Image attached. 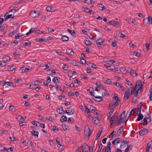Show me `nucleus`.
I'll return each mask as SVG.
<instances>
[{
	"label": "nucleus",
	"mask_w": 152,
	"mask_h": 152,
	"mask_svg": "<svg viewBox=\"0 0 152 152\" xmlns=\"http://www.w3.org/2000/svg\"><path fill=\"white\" fill-rule=\"evenodd\" d=\"M122 122L121 121V120L119 118L117 121V124L116 125H120L121 124Z\"/></svg>",
	"instance_id": "6e6d98bb"
},
{
	"label": "nucleus",
	"mask_w": 152,
	"mask_h": 152,
	"mask_svg": "<svg viewBox=\"0 0 152 152\" xmlns=\"http://www.w3.org/2000/svg\"><path fill=\"white\" fill-rule=\"evenodd\" d=\"M147 146L148 148H152V141H150L147 144Z\"/></svg>",
	"instance_id": "79ce46f5"
},
{
	"label": "nucleus",
	"mask_w": 152,
	"mask_h": 152,
	"mask_svg": "<svg viewBox=\"0 0 152 152\" xmlns=\"http://www.w3.org/2000/svg\"><path fill=\"white\" fill-rule=\"evenodd\" d=\"M82 9L83 10L85 11V12L89 13L90 14H91V11L88 8H84L83 7Z\"/></svg>",
	"instance_id": "2eb2a0df"
},
{
	"label": "nucleus",
	"mask_w": 152,
	"mask_h": 152,
	"mask_svg": "<svg viewBox=\"0 0 152 152\" xmlns=\"http://www.w3.org/2000/svg\"><path fill=\"white\" fill-rule=\"evenodd\" d=\"M100 144L99 145V148L97 152H99L100 151L102 148V145L101 143V142H100Z\"/></svg>",
	"instance_id": "4d7b16f0"
},
{
	"label": "nucleus",
	"mask_w": 152,
	"mask_h": 152,
	"mask_svg": "<svg viewBox=\"0 0 152 152\" xmlns=\"http://www.w3.org/2000/svg\"><path fill=\"white\" fill-rule=\"evenodd\" d=\"M142 88V86H141L139 88H138V90L137 91H135V97H137V96L138 93V91L140 90L141 88Z\"/></svg>",
	"instance_id": "49530a36"
},
{
	"label": "nucleus",
	"mask_w": 152,
	"mask_h": 152,
	"mask_svg": "<svg viewBox=\"0 0 152 152\" xmlns=\"http://www.w3.org/2000/svg\"><path fill=\"white\" fill-rule=\"evenodd\" d=\"M109 23L110 25H113L114 26H115L117 25H119V23L118 22H117L116 21H110L109 22Z\"/></svg>",
	"instance_id": "9d476101"
},
{
	"label": "nucleus",
	"mask_w": 152,
	"mask_h": 152,
	"mask_svg": "<svg viewBox=\"0 0 152 152\" xmlns=\"http://www.w3.org/2000/svg\"><path fill=\"white\" fill-rule=\"evenodd\" d=\"M36 29V28H31L30 29L29 31L26 34V35H29V34L33 33L34 32H35V30Z\"/></svg>",
	"instance_id": "4468645a"
},
{
	"label": "nucleus",
	"mask_w": 152,
	"mask_h": 152,
	"mask_svg": "<svg viewBox=\"0 0 152 152\" xmlns=\"http://www.w3.org/2000/svg\"><path fill=\"white\" fill-rule=\"evenodd\" d=\"M148 18H147L144 19L143 23L146 26L148 24Z\"/></svg>",
	"instance_id": "4c0bfd02"
},
{
	"label": "nucleus",
	"mask_w": 152,
	"mask_h": 152,
	"mask_svg": "<svg viewBox=\"0 0 152 152\" xmlns=\"http://www.w3.org/2000/svg\"><path fill=\"white\" fill-rule=\"evenodd\" d=\"M149 132L148 129L144 128L139 131V134L141 136H143L147 134Z\"/></svg>",
	"instance_id": "7ed1b4c3"
},
{
	"label": "nucleus",
	"mask_w": 152,
	"mask_h": 152,
	"mask_svg": "<svg viewBox=\"0 0 152 152\" xmlns=\"http://www.w3.org/2000/svg\"><path fill=\"white\" fill-rule=\"evenodd\" d=\"M85 44L87 46H90L92 43L89 40H86L85 41Z\"/></svg>",
	"instance_id": "a19ab883"
},
{
	"label": "nucleus",
	"mask_w": 152,
	"mask_h": 152,
	"mask_svg": "<svg viewBox=\"0 0 152 152\" xmlns=\"http://www.w3.org/2000/svg\"><path fill=\"white\" fill-rule=\"evenodd\" d=\"M92 0H85L84 2L87 4H91L92 3Z\"/></svg>",
	"instance_id": "680f3d73"
},
{
	"label": "nucleus",
	"mask_w": 152,
	"mask_h": 152,
	"mask_svg": "<svg viewBox=\"0 0 152 152\" xmlns=\"http://www.w3.org/2000/svg\"><path fill=\"white\" fill-rule=\"evenodd\" d=\"M18 119H19L20 120L22 119L24 120L25 118H26V117H23L20 115H19L18 116Z\"/></svg>",
	"instance_id": "bf43d9fd"
},
{
	"label": "nucleus",
	"mask_w": 152,
	"mask_h": 152,
	"mask_svg": "<svg viewBox=\"0 0 152 152\" xmlns=\"http://www.w3.org/2000/svg\"><path fill=\"white\" fill-rule=\"evenodd\" d=\"M75 74H76V72L75 71L72 72V71H69L68 72V75L70 77H72L74 74L75 75Z\"/></svg>",
	"instance_id": "aec40b11"
},
{
	"label": "nucleus",
	"mask_w": 152,
	"mask_h": 152,
	"mask_svg": "<svg viewBox=\"0 0 152 152\" xmlns=\"http://www.w3.org/2000/svg\"><path fill=\"white\" fill-rule=\"evenodd\" d=\"M84 131L86 135L89 138L91 134V132L88 126H86L85 127Z\"/></svg>",
	"instance_id": "f03ea898"
},
{
	"label": "nucleus",
	"mask_w": 152,
	"mask_h": 152,
	"mask_svg": "<svg viewBox=\"0 0 152 152\" xmlns=\"http://www.w3.org/2000/svg\"><path fill=\"white\" fill-rule=\"evenodd\" d=\"M56 142H57V143L60 146H61V145L60 144V138L59 137H57L56 138Z\"/></svg>",
	"instance_id": "de8ad7c7"
},
{
	"label": "nucleus",
	"mask_w": 152,
	"mask_h": 152,
	"mask_svg": "<svg viewBox=\"0 0 152 152\" xmlns=\"http://www.w3.org/2000/svg\"><path fill=\"white\" fill-rule=\"evenodd\" d=\"M107 69L109 70H113L114 68V67L113 65L108 66H107Z\"/></svg>",
	"instance_id": "c9c22d12"
},
{
	"label": "nucleus",
	"mask_w": 152,
	"mask_h": 152,
	"mask_svg": "<svg viewBox=\"0 0 152 152\" xmlns=\"http://www.w3.org/2000/svg\"><path fill=\"white\" fill-rule=\"evenodd\" d=\"M141 82L139 80V82L136 83V84L135 86V87L133 88V92H134L135 91H137L138 90V88H139L141 86H142V85L141 86L140 83H141Z\"/></svg>",
	"instance_id": "0eeeda50"
},
{
	"label": "nucleus",
	"mask_w": 152,
	"mask_h": 152,
	"mask_svg": "<svg viewBox=\"0 0 152 152\" xmlns=\"http://www.w3.org/2000/svg\"><path fill=\"white\" fill-rule=\"evenodd\" d=\"M35 40L37 42H42L44 41V39L42 38L39 39V38H37L35 39Z\"/></svg>",
	"instance_id": "a18cd8bd"
},
{
	"label": "nucleus",
	"mask_w": 152,
	"mask_h": 152,
	"mask_svg": "<svg viewBox=\"0 0 152 152\" xmlns=\"http://www.w3.org/2000/svg\"><path fill=\"white\" fill-rule=\"evenodd\" d=\"M132 145H128L126 149H125L124 152H128V151H129L132 150Z\"/></svg>",
	"instance_id": "f3484780"
},
{
	"label": "nucleus",
	"mask_w": 152,
	"mask_h": 152,
	"mask_svg": "<svg viewBox=\"0 0 152 152\" xmlns=\"http://www.w3.org/2000/svg\"><path fill=\"white\" fill-rule=\"evenodd\" d=\"M22 70L23 72H24L26 71H28L29 70V69L27 68H26L24 67H21Z\"/></svg>",
	"instance_id": "ea45409f"
},
{
	"label": "nucleus",
	"mask_w": 152,
	"mask_h": 152,
	"mask_svg": "<svg viewBox=\"0 0 152 152\" xmlns=\"http://www.w3.org/2000/svg\"><path fill=\"white\" fill-rule=\"evenodd\" d=\"M96 44L97 45H102V43L104 42V40L102 39H98L96 41Z\"/></svg>",
	"instance_id": "a211bd4d"
},
{
	"label": "nucleus",
	"mask_w": 152,
	"mask_h": 152,
	"mask_svg": "<svg viewBox=\"0 0 152 152\" xmlns=\"http://www.w3.org/2000/svg\"><path fill=\"white\" fill-rule=\"evenodd\" d=\"M94 97L96 99H97L96 100L94 99L97 102H100L102 100V97L98 96H94Z\"/></svg>",
	"instance_id": "393cba45"
},
{
	"label": "nucleus",
	"mask_w": 152,
	"mask_h": 152,
	"mask_svg": "<svg viewBox=\"0 0 152 152\" xmlns=\"http://www.w3.org/2000/svg\"><path fill=\"white\" fill-rule=\"evenodd\" d=\"M68 68V66L67 65L64 64L63 66V69L65 70H66Z\"/></svg>",
	"instance_id": "864d4df0"
},
{
	"label": "nucleus",
	"mask_w": 152,
	"mask_h": 152,
	"mask_svg": "<svg viewBox=\"0 0 152 152\" xmlns=\"http://www.w3.org/2000/svg\"><path fill=\"white\" fill-rule=\"evenodd\" d=\"M40 14V12L38 10L31 12V13L30 15L33 18H35L38 16Z\"/></svg>",
	"instance_id": "20e7f679"
},
{
	"label": "nucleus",
	"mask_w": 152,
	"mask_h": 152,
	"mask_svg": "<svg viewBox=\"0 0 152 152\" xmlns=\"http://www.w3.org/2000/svg\"><path fill=\"white\" fill-rule=\"evenodd\" d=\"M83 149H85V148L82 146H78L77 149V152H81V151L83 152Z\"/></svg>",
	"instance_id": "cd10ccee"
},
{
	"label": "nucleus",
	"mask_w": 152,
	"mask_h": 152,
	"mask_svg": "<svg viewBox=\"0 0 152 152\" xmlns=\"http://www.w3.org/2000/svg\"><path fill=\"white\" fill-rule=\"evenodd\" d=\"M110 108V113L108 114V115H109V117L112 114L113 112V110H111V108Z\"/></svg>",
	"instance_id": "338daca9"
},
{
	"label": "nucleus",
	"mask_w": 152,
	"mask_h": 152,
	"mask_svg": "<svg viewBox=\"0 0 152 152\" xmlns=\"http://www.w3.org/2000/svg\"><path fill=\"white\" fill-rule=\"evenodd\" d=\"M96 85L98 86V88H102L104 86L102 83L99 82L96 83Z\"/></svg>",
	"instance_id": "2f4dec72"
},
{
	"label": "nucleus",
	"mask_w": 152,
	"mask_h": 152,
	"mask_svg": "<svg viewBox=\"0 0 152 152\" xmlns=\"http://www.w3.org/2000/svg\"><path fill=\"white\" fill-rule=\"evenodd\" d=\"M64 110L63 109L62 107L57 109V112L59 113V114H61L62 112H64Z\"/></svg>",
	"instance_id": "c756f323"
},
{
	"label": "nucleus",
	"mask_w": 152,
	"mask_h": 152,
	"mask_svg": "<svg viewBox=\"0 0 152 152\" xmlns=\"http://www.w3.org/2000/svg\"><path fill=\"white\" fill-rule=\"evenodd\" d=\"M127 143V141L126 140H124L121 142V145L120 148L121 149H123L124 148L126 145Z\"/></svg>",
	"instance_id": "1a4fd4ad"
},
{
	"label": "nucleus",
	"mask_w": 152,
	"mask_h": 152,
	"mask_svg": "<svg viewBox=\"0 0 152 152\" xmlns=\"http://www.w3.org/2000/svg\"><path fill=\"white\" fill-rule=\"evenodd\" d=\"M15 67L14 66H8L7 67V69L9 70L12 71L15 69Z\"/></svg>",
	"instance_id": "a878e982"
},
{
	"label": "nucleus",
	"mask_w": 152,
	"mask_h": 152,
	"mask_svg": "<svg viewBox=\"0 0 152 152\" xmlns=\"http://www.w3.org/2000/svg\"><path fill=\"white\" fill-rule=\"evenodd\" d=\"M130 94H129V92H128V91H125L124 98V99H126V100H127Z\"/></svg>",
	"instance_id": "4be33fe9"
},
{
	"label": "nucleus",
	"mask_w": 152,
	"mask_h": 152,
	"mask_svg": "<svg viewBox=\"0 0 152 152\" xmlns=\"http://www.w3.org/2000/svg\"><path fill=\"white\" fill-rule=\"evenodd\" d=\"M92 121L96 124H97L98 123H99V120L96 118H93L92 119Z\"/></svg>",
	"instance_id": "37998d69"
},
{
	"label": "nucleus",
	"mask_w": 152,
	"mask_h": 152,
	"mask_svg": "<svg viewBox=\"0 0 152 152\" xmlns=\"http://www.w3.org/2000/svg\"><path fill=\"white\" fill-rule=\"evenodd\" d=\"M31 133H32V134L34 136L37 137L38 136L39 134L38 132L35 131H33L31 132Z\"/></svg>",
	"instance_id": "f704fd0d"
},
{
	"label": "nucleus",
	"mask_w": 152,
	"mask_h": 152,
	"mask_svg": "<svg viewBox=\"0 0 152 152\" xmlns=\"http://www.w3.org/2000/svg\"><path fill=\"white\" fill-rule=\"evenodd\" d=\"M67 118L65 115H63L60 118V121L62 122L66 121L67 120Z\"/></svg>",
	"instance_id": "dca6fc26"
},
{
	"label": "nucleus",
	"mask_w": 152,
	"mask_h": 152,
	"mask_svg": "<svg viewBox=\"0 0 152 152\" xmlns=\"http://www.w3.org/2000/svg\"><path fill=\"white\" fill-rule=\"evenodd\" d=\"M117 43L116 42V41L115 40H114L112 42V45L113 47H115Z\"/></svg>",
	"instance_id": "13d9d810"
},
{
	"label": "nucleus",
	"mask_w": 152,
	"mask_h": 152,
	"mask_svg": "<svg viewBox=\"0 0 152 152\" xmlns=\"http://www.w3.org/2000/svg\"><path fill=\"white\" fill-rule=\"evenodd\" d=\"M150 92L151 94L150 96V98L151 100H152V86L150 89Z\"/></svg>",
	"instance_id": "0e129e2a"
},
{
	"label": "nucleus",
	"mask_w": 152,
	"mask_h": 152,
	"mask_svg": "<svg viewBox=\"0 0 152 152\" xmlns=\"http://www.w3.org/2000/svg\"><path fill=\"white\" fill-rule=\"evenodd\" d=\"M67 31L71 34L74 36L75 34V32L73 30H70L69 29H67Z\"/></svg>",
	"instance_id": "473e14b6"
},
{
	"label": "nucleus",
	"mask_w": 152,
	"mask_h": 152,
	"mask_svg": "<svg viewBox=\"0 0 152 152\" xmlns=\"http://www.w3.org/2000/svg\"><path fill=\"white\" fill-rule=\"evenodd\" d=\"M138 118L137 119V121H140L142 120L143 118V115L141 114H139L138 115Z\"/></svg>",
	"instance_id": "5701e85b"
},
{
	"label": "nucleus",
	"mask_w": 152,
	"mask_h": 152,
	"mask_svg": "<svg viewBox=\"0 0 152 152\" xmlns=\"http://www.w3.org/2000/svg\"><path fill=\"white\" fill-rule=\"evenodd\" d=\"M34 84L35 85H39V84L41 83L40 82V81L39 80H36V81H34Z\"/></svg>",
	"instance_id": "603ef678"
},
{
	"label": "nucleus",
	"mask_w": 152,
	"mask_h": 152,
	"mask_svg": "<svg viewBox=\"0 0 152 152\" xmlns=\"http://www.w3.org/2000/svg\"><path fill=\"white\" fill-rule=\"evenodd\" d=\"M90 109L91 110V113L92 112L93 113H94V112L93 111H94V112H95L96 111V110L95 109V107L92 106H91L90 107Z\"/></svg>",
	"instance_id": "8fccbe9b"
},
{
	"label": "nucleus",
	"mask_w": 152,
	"mask_h": 152,
	"mask_svg": "<svg viewBox=\"0 0 152 152\" xmlns=\"http://www.w3.org/2000/svg\"><path fill=\"white\" fill-rule=\"evenodd\" d=\"M103 152H111V150L107 148V147H106L103 149Z\"/></svg>",
	"instance_id": "e433bc0d"
},
{
	"label": "nucleus",
	"mask_w": 152,
	"mask_h": 152,
	"mask_svg": "<svg viewBox=\"0 0 152 152\" xmlns=\"http://www.w3.org/2000/svg\"><path fill=\"white\" fill-rule=\"evenodd\" d=\"M123 128L124 126H122L121 127L119 128V129L117 131V134L118 137L120 136L121 135V133L122 132V130H123Z\"/></svg>",
	"instance_id": "ddd939ff"
},
{
	"label": "nucleus",
	"mask_w": 152,
	"mask_h": 152,
	"mask_svg": "<svg viewBox=\"0 0 152 152\" xmlns=\"http://www.w3.org/2000/svg\"><path fill=\"white\" fill-rule=\"evenodd\" d=\"M114 133H116V132L115 131H113V132L109 135V138H113L114 135H115L114 134H113Z\"/></svg>",
	"instance_id": "09e8293b"
},
{
	"label": "nucleus",
	"mask_w": 152,
	"mask_h": 152,
	"mask_svg": "<svg viewBox=\"0 0 152 152\" xmlns=\"http://www.w3.org/2000/svg\"><path fill=\"white\" fill-rule=\"evenodd\" d=\"M74 111V109L72 108H70L68 110H66L65 113L67 114L70 115H72L73 114Z\"/></svg>",
	"instance_id": "6e6552de"
},
{
	"label": "nucleus",
	"mask_w": 152,
	"mask_h": 152,
	"mask_svg": "<svg viewBox=\"0 0 152 152\" xmlns=\"http://www.w3.org/2000/svg\"><path fill=\"white\" fill-rule=\"evenodd\" d=\"M148 19V25L152 24V18L151 16H149L147 18Z\"/></svg>",
	"instance_id": "58836bf2"
},
{
	"label": "nucleus",
	"mask_w": 152,
	"mask_h": 152,
	"mask_svg": "<svg viewBox=\"0 0 152 152\" xmlns=\"http://www.w3.org/2000/svg\"><path fill=\"white\" fill-rule=\"evenodd\" d=\"M66 53L67 54H69L71 55H73L74 54V52L70 49L66 50Z\"/></svg>",
	"instance_id": "72a5a7b5"
},
{
	"label": "nucleus",
	"mask_w": 152,
	"mask_h": 152,
	"mask_svg": "<svg viewBox=\"0 0 152 152\" xmlns=\"http://www.w3.org/2000/svg\"><path fill=\"white\" fill-rule=\"evenodd\" d=\"M8 13V12H7L4 15V18L6 20L10 18H14V16L12 14L7 15Z\"/></svg>",
	"instance_id": "9b49d317"
},
{
	"label": "nucleus",
	"mask_w": 152,
	"mask_h": 152,
	"mask_svg": "<svg viewBox=\"0 0 152 152\" xmlns=\"http://www.w3.org/2000/svg\"><path fill=\"white\" fill-rule=\"evenodd\" d=\"M133 87L132 86V87L129 88H128V90H127L126 91H128V92H129V94L130 93V91H131L132 92L133 91Z\"/></svg>",
	"instance_id": "3c124183"
},
{
	"label": "nucleus",
	"mask_w": 152,
	"mask_h": 152,
	"mask_svg": "<svg viewBox=\"0 0 152 152\" xmlns=\"http://www.w3.org/2000/svg\"><path fill=\"white\" fill-rule=\"evenodd\" d=\"M118 115V113H115L113 115L112 117L111 118V119H114V118L115 117H117Z\"/></svg>",
	"instance_id": "052dcab7"
},
{
	"label": "nucleus",
	"mask_w": 152,
	"mask_h": 152,
	"mask_svg": "<svg viewBox=\"0 0 152 152\" xmlns=\"http://www.w3.org/2000/svg\"><path fill=\"white\" fill-rule=\"evenodd\" d=\"M104 81L105 83H107V84H111L112 82V81L108 79L107 78L106 79H104Z\"/></svg>",
	"instance_id": "b1692460"
},
{
	"label": "nucleus",
	"mask_w": 152,
	"mask_h": 152,
	"mask_svg": "<svg viewBox=\"0 0 152 152\" xmlns=\"http://www.w3.org/2000/svg\"><path fill=\"white\" fill-rule=\"evenodd\" d=\"M80 61L83 64H86V61L84 59L82 58V59H81Z\"/></svg>",
	"instance_id": "69168bd1"
},
{
	"label": "nucleus",
	"mask_w": 152,
	"mask_h": 152,
	"mask_svg": "<svg viewBox=\"0 0 152 152\" xmlns=\"http://www.w3.org/2000/svg\"><path fill=\"white\" fill-rule=\"evenodd\" d=\"M98 9L101 10H103L106 9V7L102 4H99L98 5Z\"/></svg>",
	"instance_id": "f8f14e48"
},
{
	"label": "nucleus",
	"mask_w": 152,
	"mask_h": 152,
	"mask_svg": "<svg viewBox=\"0 0 152 152\" xmlns=\"http://www.w3.org/2000/svg\"><path fill=\"white\" fill-rule=\"evenodd\" d=\"M103 129L102 131L100 130L97 134V136L96 137L95 139L96 140H97L99 139V137H100V134L102 132Z\"/></svg>",
	"instance_id": "412c9836"
},
{
	"label": "nucleus",
	"mask_w": 152,
	"mask_h": 152,
	"mask_svg": "<svg viewBox=\"0 0 152 152\" xmlns=\"http://www.w3.org/2000/svg\"><path fill=\"white\" fill-rule=\"evenodd\" d=\"M2 59L4 61H9L10 59V58L8 56H5L2 58Z\"/></svg>",
	"instance_id": "6ab92c4d"
},
{
	"label": "nucleus",
	"mask_w": 152,
	"mask_h": 152,
	"mask_svg": "<svg viewBox=\"0 0 152 152\" xmlns=\"http://www.w3.org/2000/svg\"><path fill=\"white\" fill-rule=\"evenodd\" d=\"M111 142H107V148L108 149H110L111 150V147H110V145H111Z\"/></svg>",
	"instance_id": "774afa93"
},
{
	"label": "nucleus",
	"mask_w": 152,
	"mask_h": 152,
	"mask_svg": "<svg viewBox=\"0 0 152 152\" xmlns=\"http://www.w3.org/2000/svg\"><path fill=\"white\" fill-rule=\"evenodd\" d=\"M120 71L124 74H126L127 72L126 69L124 67H121L120 69Z\"/></svg>",
	"instance_id": "bb28decb"
},
{
	"label": "nucleus",
	"mask_w": 152,
	"mask_h": 152,
	"mask_svg": "<svg viewBox=\"0 0 152 152\" xmlns=\"http://www.w3.org/2000/svg\"><path fill=\"white\" fill-rule=\"evenodd\" d=\"M128 72L134 77L137 75L138 74L135 72V71L130 68H129L128 69Z\"/></svg>",
	"instance_id": "423d86ee"
},
{
	"label": "nucleus",
	"mask_w": 152,
	"mask_h": 152,
	"mask_svg": "<svg viewBox=\"0 0 152 152\" xmlns=\"http://www.w3.org/2000/svg\"><path fill=\"white\" fill-rule=\"evenodd\" d=\"M145 119H146L148 120V122H150L151 121V119L150 116V115L149 114L147 113V115H146L145 116Z\"/></svg>",
	"instance_id": "c85d7f7f"
},
{
	"label": "nucleus",
	"mask_w": 152,
	"mask_h": 152,
	"mask_svg": "<svg viewBox=\"0 0 152 152\" xmlns=\"http://www.w3.org/2000/svg\"><path fill=\"white\" fill-rule=\"evenodd\" d=\"M120 100H118L116 102H115L112 101L110 104L109 105V107L111 108V110H113L114 108L116 106H117L120 103Z\"/></svg>",
	"instance_id": "f257e3e1"
},
{
	"label": "nucleus",
	"mask_w": 152,
	"mask_h": 152,
	"mask_svg": "<svg viewBox=\"0 0 152 152\" xmlns=\"http://www.w3.org/2000/svg\"><path fill=\"white\" fill-rule=\"evenodd\" d=\"M69 39V37H68L64 35L62 36V39L63 41H66L68 40Z\"/></svg>",
	"instance_id": "7c9ffc66"
},
{
	"label": "nucleus",
	"mask_w": 152,
	"mask_h": 152,
	"mask_svg": "<svg viewBox=\"0 0 152 152\" xmlns=\"http://www.w3.org/2000/svg\"><path fill=\"white\" fill-rule=\"evenodd\" d=\"M122 139L120 138H117L113 140L112 142V143L114 145H116L119 142L122 141Z\"/></svg>",
	"instance_id": "39448f33"
},
{
	"label": "nucleus",
	"mask_w": 152,
	"mask_h": 152,
	"mask_svg": "<svg viewBox=\"0 0 152 152\" xmlns=\"http://www.w3.org/2000/svg\"><path fill=\"white\" fill-rule=\"evenodd\" d=\"M58 78L57 77H55L53 79V81L55 83H56L58 82Z\"/></svg>",
	"instance_id": "c03bdc74"
},
{
	"label": "nucleus",
	"mask_w": 152,
	"mask_h": 152,
	"mask_svg": "<svg viewBox=\"0 0 152 152\" xmlns=\"http://www.w3.org/2000/svg\"><path fill=\"white\" fill-rule=\"evenodd\" d=\"M71 63L74 66H76V61L75 60H71Z\"/></svg>",
	"instance_id": "e2e57ef3"
},
{
	"label": "nucleus",
	"mask_w": 152,
	"mask_h": 152,
	"mask_svg": "<svg viewBox=\"0 0 152 152\" xmlns=\"http://www.w3.org/2000/svg\"><path fill=\"white\" fill-rule=\"evenodd\" d=\"M31 42H25L24 43V45L26 46H28L30 45L31 44Z\"/></svg>",
	"instance_id": "5fc2aeb1"
}]
</instances>
